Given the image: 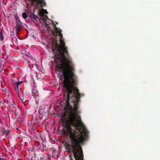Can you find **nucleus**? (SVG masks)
Here are the masks:
<instances>
[{"instance_id": "nucleus-12", "label": "nucleus", "mask_w": 160, "mask_h": 160, "mask_svg": "<svg viewBox=\"0 0 160 160\" xmlns=\"http://www.w3.org/2000/svg\"><path fill=\"white\" fill-rule=\"evenodd\" d=\"M41 140H40L39 141H36L35 142V144L36 146L38 147H40V145H41Z\"/></svg>"}, {"instance_id": "nucleus-25", "label": "nucleus", "mask_w": 160, "mask_h": 160, "mask_svg": "<svg viewBox=\"0 0 160 160\" xmlns=\"http://www.w3.org/2000/svg\"><path fill=\"white\" fill-rule=\"evenodd\" d=\"M9 121L10 122V117L9 116Z\"/></svg>"}, {"instance_id": "nucleus-24", "label": "nucleus", "mask_w": 160, "mask_h": 160, "mask_svg": "<svg viewBox=\"0 0 160 160\" xmlns=\"http://www.w3.org/2000/svg\"><path fill=\"white\" fill-rule=\"evenodd\" d=\"M9 95V93H8V92H7V95H8H8Z\"/></svg>"}, {"instance_id": "nucleus-3", "label": "nucleus", "mask_w": 160, "mask_h": 160, "mask_svg": "<svg viewBox=\"0 0 160 160\" xmlns=\"http://www.w3.org/2000/svg\"><path fill=\"white\" fill-rule=\"evenodd\" d=\"M16 20L13 21V24L12 26L14 28H16V30L19 31L20 29L23 28L22 22L18 17H15Z\"/></svg>"}, {"instance_id": "nucleus-15", "label": "nucleus", "mask_w": 160, "mask_h": 160, "mask_svg": "<svg viewBox=\"0 0 160 160\" xmlns=\"http://www.w3.org/2000/svg\"><path fill=\"white\" fill-rule=\"evenodd\" d=\"M16 81L14 79H12H12H11V84L14 85L15 84L16 85Z\"/></svg>"}, {"instance_id": "nucleus-6", "label": "nucleus", "mask_w": 160, "mask_h": 160, "mask_svg": "<svg viewBox=\"0 0 160 160\" xmlns=\"http://www.w3.org/2000/svg\"><path fill=\"white\" fill-rule=\"evenodd\" d=\"M30 17L31 20L33 22H35L36 20L38 17L36 16L34 14V13H32V12H31Z\"/></svg>"}, {"instance_id": "nucleus-1", "label": "nucleus", "mask_w": 160, "mask_h": 160, "mask_svg": "<svg viewBox=\"0 0 160 160\" xmlns=\"http://www.w3.org/2000/svg\"><path fill=\"white\" fill-rule=\"evenodd\" d=\"M78 115L69 114L67 118L65 116L61 119L63 133L68 134L70 138L68 146L74 158V159L71 158L70 160H83L84 155L81 145L85 141L88 132L85 129L82 131L79 127L81 122L77 119L76 116Z\"/></svg>"}, {"instance_id": "nucleus-13", "label": "nucleus", "mask_w": 160, "mask_h": 160, "mask_svg": "<svg viewBox=\"0 0 160 160\" xmlns=\"http://www.w3.org/2000/svg\"><path fill=\"white\" fill-rule=\"evenodd\" d=\"M22 16L24 19H26L27 17V13L26 12H23L22 14Z\"/></svg>"}, {"instance_id": "nucleus-2", "label": "nucleus", "mask_w": 160, "mask_h": 160, "mask_svg": "<svg viewBox=\"0 0 160 160\" xmlns=\"http://www.w3.org/2000/svg\"><path fill=\"white\" fill-rule=\"evenodd\" d=\"M11 112H13L15 117L19 116L21 114L20 109L13 102L12 103H11Z\"/></svg>"}, {"instance_id": "nucleus-18", "label": "nucleus", "mask_w": 160, "mask_h": 160, "mask_svg": "<svg viewBox=\"0 0 160 160\" xmlns=\"http://www.w3.org/2000/svg\"><path fill=\"white\" fill-rule=\"evenodd\" d=\"M43 12L44 14H47L48 13V12L46 10H45L43 9Z\"/></svg>"}, {"instance_id": "nucleus-8", "label": "nucleus", "mask_w": 160, "mask_h": 160, "mask_svg": "<svg viewBox=\"0 0 160 160\" xmlns=\"http://www.w3.org/2000/svg\"><path fill=\"white\" fill-rule=\"evenodd\" d=\"M9 13L7 12H5L4 13V16L5 18V20L6 22H9L10 21L9 18L10 17Z\"/></svg>"}, {"instance_id": "nucleus-10", "label": "nucleus", "mask_w": 160, "mask_h": 160, "mask_svg": "<svg viewBox=\"0 0 160 160\" xmlns=\"http://www.w3.org/2000/svg\"><path fill=\"white\" fill-rule=\"evenodd\" d=\"M12 152L13 153V154L12 155V158H13V159H11V160H17V158H16V155L17 154L16 152H14L13 151H12Z\"/></svg>"}, {"instance_id": "nucleus-4", "label": "nucleus", "mask_w": 160, "mask_h": 160, "mask_svg": "<svg viewBox=\"0 0 160 160\" xmlns=\"http://www.w3.org/2000/svg\"><path fill=\"white\" fill-rule=\"evenodd\" d=\"M41 144L40 146V149L41 151L42 152H44L48 148V147L46 142H43L42 139L40 137Z\"/></svg>"}, {"instance_id": "nucleus-16", "label": "nucleus", "mask_w": 160, "mask_h": 160, "mask_svg": "<svg viewBox=\"0 0 160 160\" xmlns=\"http://www.w3.org/2000/svg\"><path fill=\"white\" fill-rule=\"evenodd\" d=\"M22 82L21 81V82H18L16 81V85L17 87V88L18 89V87H19V85L21 84Z\"/></svg>"}, {"instance_id": "nucleus-26", "label": "nucleus", "mask_w": 160, "mask_h": 160, "mask_svg": "<svg viewBox=\"0 0 160 160\" xmlns=\"http://www.w3.org/2000/svg\"><path fill=\"white\" fill-rule=\"evenodd\" d=\"M14 73H13V74H12V75H13V76H14Z\"/></svg>"}, {"instance_id": "nucleus-17", "label": "nucleus", "mask_w": 160, "mask_h": 160, "mask_svg": "<svg viewBox=\"0 0 160 160\" xmlns=\"http://www.w3.org/2000/svg\"><path fill=\"white\" fill-rule=\"evenodd\" d=\"M17 38H16L14 37V38H12V43H14V42H16V41H17Z\"/></svg>"}, {"instance_id": "nucleus-9", "label": "nucleus", "mask_w": 160, "mask_h": 160, "mask_svg": "<svg viewBox=\"0 0 160 160\" xmlns=\"http://www.w3.org/2000/svg\"><path fill=\"white\" fill-rule=\"evenodd\" d=\"M22 57L25 60L29 61V58H31L30 57H29L28 55L26 54H23L22 55Z\"/></svg>"}, {"instance_id": "nucleus-23", "label": "nucleus", "mask_w": 160, "mask_h": 160, "mask_svg": "<svg viewBox=\"0 0 160 160\" xmlns=\"http://www.w3.org/2000/svg\"><path fill=\"white\" fill-rule=\"evenodd\" d=\"M11 66H12V67H14V65L13 63L11 64Z\"/></svg>"}, {"instance_id": "nucleus-27", "label": "nucleus", "mask_w": 160, "mask_h": 160, "mask_svg": "<svg viewBox=\"0 0 160 160\" xmlns=\"http://www.w3.org/2000/svg\"><path fill=\"white\" fill-rule=\"evenodd\" d=\"M17 160H22L21 159H18Z\"/></svg>"}, {"instance_id": "nucleus-5", "label": "nucleus", "mask_w": 160, "mask_h": 160, "mask_svg": "<svg viewBox=\"0 0 160 160\" xmlns=\"http://www.w3.org/2000/svg\"><path fill=\"white\" fill-rule=\"evenodd\" d=\"M32 1V2L34 3H36L37 5L38 4H41L42 6H44L46 5V3L43 0H30Z\"/></svg>"}, {"instance_id": "nucleus-20", "label": "nucleus", "mask_w": 160, "mask_h": 160, "mask_svg": "<svg viewBox=\"0 0 160 160\" xmlns=\"http://www.w3.org/2000/svg\"><path fill=\"white\" fill-rule=\"evenodd\" d=\"M5 158L4 157L0 158V160H5Z\"/></svg>"}, {"instance_id": "nucleus-19", "label": "nucleus", "mask_w": 160, "mask_h": 160, "mask_svg": "<svg viewBox=\"0 0 160 160\" xmlns=\"http://www.w3.org/2000/svg\"><path fill=\"white\" fill-rule=\"evenodd\" d=\"M35 90H33L32 92V96H34L35 95V92H34L35 91Z\"/></svg>"}, {"instance_id": "nucleus-21", "label": "nucleus", "mask_w": 160, "mask_h": 160, "mask_svg": "<svg viewBox=\"0 0 160 160\" xmlns=\"http://www.w3.org/2000/svg\"><path fill=\"white\" fill-rule=\"evenodd\" d=\"M40 111H41V110L40 109H39V110L38 111V112L40 115H41V113Z\"/></svg>"}, {"instance_id": "nucleus-7", "label": "nucleus", "mask_w": 160, "mask_h": 160, "mask_svg": "<svg viewBox=\"0 0 160 160\" xmlns=\"http://www.w3.org/2000/svg\"><path fill=\"white\" fill-rule=\"evenodd\" d=\"M5 36V32L4 30H1L0 31V39L2 41L3 40L4 36Z\"/></svg>"}, {"instance_id": "nucleus-14", "label": "nucleus", "mask_w": 160, "mask_h": 160, "mask_svg": "<svg viewBox=\"0 0 160 160\" xmlns=\"http://www.w3.org/2000/svg\"><path fill=\"white\" fill-rule=\"evenodd\" d=\"M39 15L41 17H43L45 15L44 14L43 9L42 11H40Z\"/></svg>"}, {"instance_id": "nucleus-22", "label": "nucleus", "mask_w": 160, "mask_h": 160, "mask_svg": "<svg viewBox=\"0 0 160 160\" xmlns=\"http://www.w3.org/2000/svg\"><path fill=\"white\" fill-rule=\"evenodd\" d=\"M11 59H12V60H14V58H13V57H12L11 58Z\"/></svg>"}, {"instance_id": "nucleus-11", "label": "nucleus", "mask_w": 160, "mask_h": 160, "mask_svg": "<svg viewBox=\"0 0 160 160\" xmlns=\"http://www.w3.org/2000/svg\"><path fill=\"white\" fill-rule=\"evenodd\" d=\"M16 127V122H15L14 121V119L13 118L12 119V121H11V127L12 128H15Z\"/></svg>"}]
</instances>
